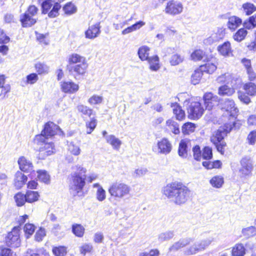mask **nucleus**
I'll use <instances>...</instances> for the list:
<instances>
[{"label": "nucleus", "instance_id": "dca6fc26", "mask_svg": "<svg viewBox=\"0 0 256 256\" xmlns=\"http://www.w3.org/2000/svg\"><path fill=\"white\" fill-rule=\"evenodd\" d=\"M27 180V176L21 172L18 171L14 175V186L16 190H20L26 184Z\"/></svg>", "mask_w": 256, "mask_h": 256}, {"label": "nucleus", "instance_id": "6ab92c4d", "mask_svg": "<svg viewBox=\"0 0 256 256\" xmlns=\"http://www.w3.org/2000/svg\"><path fill=\"white\" fill-rule=\"evenodd\" d=\"M159 152L161 154H168L172 150V144L167 138H162L157 144Z\"/></svg>", "mask_w": 256, "mask_h": 256}, {"label": "nucleus", "instance_id": "f03ea898", "mask_svg": "<svg viewBox=\"0 0 256 256\" xmlns=\"http://www.w3.org/2000/svg\"><path fill=\"white\" fill-rule=\"evenodd\" d=\"M235 126L234 122H226L214 130L210 136V142L222 155H224L228 149L224 138Z\"/></svg>", "mask_w": 256, "mask_h": 256}, {"label": "nucleus", "instance_id": "9b49d317", "mask_svg": "<svg viewBox=\"0 0 256 256\" xmlns=\"http://www.w3.org/2000/svg\"><path fill=\"white\" fill-rule=\"evenodd\" d=\"M206 110L211 111L217 106L220 99L212 92H205L202 98Z\"/></svg>", "mask_w": 256, "mask_h": 256}, {"label": "nucleus", "instance_id": "37998d69", "mask_svg": "<svg viewBox=\"0 0 256 256\" xmlns=\"http://www.w3.org/2000/svg\"><path fill=\"white\" fill-rule=\"evenodd\" d=\"M243 89L250 96H256V85L252 82H248L244 85Z\"/></svg>", "mask_w": 256, "mask_h": 256}, {"label": "nucleus", "instance_id": "cd10ccee", "mask_svg": "<svg viewBox=\"0 0 256 256\" xmlns=\"http://www.w3.org/2000/svg\"><path fill=\"white\" fill-rule=\"evenodd\" d=\"M72 232L78 238H82L85 234V228L81 224H74L72 225Z\"/></svg>", "mask_w": 256, "mask_h": 256}, {"label": "nucleus", "instance_id": "c756f323", "mask_svg": "<svg viewBox=\"0 0 256 256\" xmlns=\"http://www.w3.org/2000/svg\"><path fill=\"white\" fill-rule=\"evenodd\" d=\"M147 61L150 64V68L151 70L157 71L160 68V58L158 55L150 56Z\"/></svg>", "mask_w": 256, "mask_h": 256}, {"label": "nucleus", "instance_id": "49530a36", "mask_svg": "<svg viewBox=\"0 0 256 256\" xmlns=\"http://www.w3.org/2000/svg\"><path fill=\"white\" fill-rule=\"evenodd\" d=\"M40 4L42 14H46L51 8L52 4V0H38Z\"/></svg>", "mask_w": 256, "mask_h": 256}, {"label": "nucleus", "instance_id": "a878e982", "mask_svg": "<svg viewBox=\"0 0 256 256\" xmlns=\"http://www.w3.org/2000/svg\"><path fill=\"white\" fill-rule=\"evenodd\" d=\"M202 166L206 170L220 169L222 167V162L220 160L213 161L206 160L202 162Z\"/></svg>", "mask_w": 256, "mask_h": 256}, {"label": "nucleus", "instance_id": "1a4fd4ad", "mask_svg": "<svg viewBox=\"0 0 256 256\" xmlns=\"http://www.w3.org/2000/svg\"><path fill=\"white\" fill-rule=\"evenodd\" d=\"M216 68V65L213 62L205 63L194 71L192 75L191 80H200L204 72L210 74L213 73Z\"/></svg>", "mask_w": 256, "mask_h": 256}, {"label": "nucleus", "instance_id": "20e7f679", "mask_svg": "<svg viewBox=\"0 0 256 256\" xmlns=\"http://www.w3.org/2000/svg\"><path fill=\"white\" fill-rule=\"evenodd\" d=\"M14 198L16 206L22 207L26 202L33 204L38 202L40 198V194L38 191L27 190L25 194L20 192H18L14 194Z\"/></svg>", "mask_w": 256, "mask_h": 256}, {"label": "nucleus", "instance_id": "09e8293b", "mask_svg": "<svg viewBox=\"0 0 256 256\" xmlns=\"http://www.w3.org/2000/svg\"><path fill=\"white\" fill-rule=\"evenodd\" d=\"M166 126L172 130L174 134H178L180 132L178 124L172 119H168L166 121Z\"/></svg>", "mask_w": 256, "mask_h": 256}, {"label": "nucleus", "instance_id": "c9c22d12", "mask_svg": "<svg viewBox=\"0 0 256 256\" xmlns=\"http://www.w3.org/2000/svg\"><path fill=\"white\" fill-rule=\"evenodd\" d=\"M52 252L54 256H66L68 253V247L61 245L54 246Z\"/></svg>", "mask_w": 256, "mask_h": 256}, {"label": "nucleus", "instance_id": "c85d7f7f", "mask_svg": "<svg viewBox=\"0 0 256 256\" xmlns=\"http://www.w3.org/2000/svg\"><path fill=\"white\" fill-rule=\"evenodd\" d=\"M150 48L147 46H142L140 47L138 50V55L139 58L142 60H147L149 56V51Z\"/></svg>", "mask_w": 256, "mask_h": 256}, {"label": "nucleus", "instance_id": "7ed1b4c3", "mask_svg": "<svg viewBox=\"0 0 256 256\" xmlns=\"http://www.w3.org/2000/svg\"><path fill=\"white\" fill-rule=\"evenodd\" d=\"M62 131L60 126L54 122L48 121L46 122L40 134H36L34 138V142L37 145H40L44 143L46 140L56 135L58 132Z\"/></svg>", "mask_w": 256, "mask_h": 256}, {"label": "nucleus", "instance_id": "f3484780", "mask_svg": "<svg viewBox=\"0 0 256 256\" xmlns=\"http://www.w3.org/2000/svg\"><path fill=\"white\" fill-rule=\"evenodd\" d=\"M217 50L220 55L224 57H228L232 55V50L231 47V44L228 40L220 44L217 47Z\"/></svg>", "mask_w": 256, "mask_h": 256}, {"label": "nucleus", "instance_id": "774afa93", "mask_svg": "<svg viewBox=\"0 0 256 256\" xmlns=\"http://www.w3.org/2000/svg\"><path fill=\"white\" fill-rule=\"evenodd\" d=\"M160 250L158 248H153L148 252H144L140 254V256H159Z\"/></svg>", "mask_w": 256, "mask_h": 256}, {"label": "nucleus", "instance_id": "69168bd1", "mask_svg": "<svg viewBox=\"0 0 256 256\" xmlns=\"http://www.w3.org/2000/svg\"><path fill=\"white\" fill-rule=\"evenodd\" d=\"M246 140L250 145H254L256 142V129L251 130L248 134Z\"/></svg>", "mask_w": 256, "mask_h": 256}, {"label": "nucleus", "instance_id": "393cba45", "mask_svg": "<svg viewBox=\"0 0 256 256\" xmlns=\"http://www.w3.org/2000/svg\"><path fill=\"white\" fill-rule=\"evenodd\" d=\"M246 253V249L242 243H237L232 248L231 255L232 256H244Z\"/></svg>", "mask_w": 256, "mask_h": 256}, {"label": "nucleus", "instance_id": "b1692460", "mask_svg": "<svg viewBox=\"0 0 256 256\" xmlns=\"http://www.w3.org/2000/svg\"><path fill=\"white\" fill-rule=\"evenodd\" d=\"M190 140L185 138L182 140L178 148V155L182 158H186L188 156V144L190 142Z\"/></svg>", "mask_w": 256, "mask_h": 256}, {"label": "nucleus", "instance_id": "13d9d810", "mask_svg": "<svg viewBox=\"0 0 256 256\" xmlns=\"http://www.w3.org/2000/svg\"><path fill=\"white\" fill-rule=\"evenodd\" d=\"M35 68L38 74H46L48 72L49 67L44 64L38 62L35 64Z\"/></svg>", "mask_w": 256, "mask_h": 256}, {"label": "nucleus", "instance_id": "0eeeda50", "mask_svg": "<svg viewBox=\"0 0 256 256\" xmlns=\"http://www.w3.org/2000/svg\"><path fill=\"white\" fill-rule=\"evenodd\" d=\"M186 110L189 119L198 120L203 116L206 110L200 100H194L188 102Z\"/></svg>", "mask_w": 256, "mask_h": 256}, {"label": "nucleus", "instance_id": "4be33fe9", "mask_svg": "<svg viewBox=\"0 0 256 256\" xmlns=\"http://www.w3.org/2000/svg\"><path fill=\"white\" fill-rule=\"evenodd\" d=\"M18 162L20 169L24 172H30L33 168L32 162L24 156H20L18 158Z\"/></svg>", "mask_w": 256, "mask_h": 256}, {"label": "nucleus", "instance_id": "052dcab7", "mask_svg": "<svg viewBox=\"0 0 256 256\" xmlns=\"http://www.w3.org/2000/svg\"><path fill=\"white\" fill-rule=\"evenodd\" d=\"M46 236V230L44 228L40 227L36 230L34 235V240L36 242H42Z\"/></svg>", "mask_w": 256, "mask_h": 256}, {"label": "nucleus", "instance_id": "473e14b6", "mask_svg": "<svg viewBox=\"0 0 256 256\" xmlns=\"http://www.w3.org/2000/svg\"><path fill=\"white\" fill-rule=\"evenodd\" d=\"M247 28H239L233 35L234 40L240 42L244 40L248 34Z\"/></svg>", "mask_w": 256, "mask_h": 256}, {"label": "nucleus", "instance_id": "680f3d73", "mask_svg": "<svg viewBox=\"0 0 256 256\" xmlns=\"http://www.w3.org/2000/svg\"><path fill=\"white\" fill-rule=\"evenodd\" d=\"M11 248L0 246V256H16V252H13Z\"/></svg>", "mask_w": 256, "mask_h": 256}, {"label": "nucleus", "instance_id": "9d476101", "mask_svg": "<svg viewBox=\"0 0 256 256\" xmlns=\"http://www.w3.org/2000/svg\"><path fill=\"white\" fill-rule=\"evenodd\" d=\"M72 181L70 190L74 192V196L82 192L86 185V178L82 177L79 174L74 173L72 175Z\"/></svg>", "mask_w": 256, "mask_h": 256}, {"label": "nucleus", "instance_id": "e433bc0d", "mask_svg": "<svg viewBox=\"0 0 256 256\" xmlns=\"http://www.w3.org/2000/svg\"><path fill=\"white\" fill-rule=\"evenodd\" d=\"M234 92L235 90L233 87H230L227 85L220 86L218 89V94L221 96H230L232 95Z\"/></svg>", "mask_w": 256, "mask_h": 256}, {"label": "nucleus", "instance_id": "bb28decb", "mask_svg": "<svg viewBox=\"0 0 256 256\" xmlns=\"http://www.w3.org/2000/svg\"><path fill=\"white\" fill-rule=\"evenodd\" d=\"M196 126L192 122H186L182 126V132L184 136L190 135L193 133L196 128Z\"/></svg>", "mask_w": 256, "mask_h": 256}, {"label": "nucleus", "instance_id": "f8f14e48", "mask_svg": "<svg viewBox=\"0 0 256 256\" xmlns=\"http://www.w3.org/2000/svg\"><path fill=\"white\" fill-rule=\"evenodd\" d=\"M42 145H44L39 148L38 154L37 158L40 160H43L46 157L50 156L56 152V148L54 144L52 142H46V141L42 143ZM41 146V144L40 145Z\"/></svg>", "mask_w": 256, "mask_h": 256}, {"label": "nucleus", "instance_id": "2f4dec72", "mask_svg": "<svg viewBox=\"0 0 256 256\" xmlns=\"http://www.w3.org/2000/svg\"><path fill=\"white\" fill-rule=\"evenodd\" d=\"M145 24V22L142 20L136 22L134 24L124 28L122 32V34L125 35L140 29Z\"/></svg>", "mask_w": 256, "mask_h": 256}, {"label": "nucleus", "instance_id": "864d4df0", "mask_svg": "<svg viewBox=\"0 0 256 256\" xmlns=\"http://www.w3.org/2000/svg\"><path fill=\"white\" fill-rule=\"evenodd\" d=\"M36 226L34 224L26 223L24 226V232L26 238H30L34 233Z\"/></svg>", "mask_w": 256, "mask_h": 256}, {"label": "nucleus", "instance_id": "aec40b11", "mask_svg": "<svg viewBox=\"0 0 256 256\" xmlns=\"http://www.w3.org/2000/svg\"><path fill=\"white\" fill-rule=\"evenodd\" d=\"M171 107L172 108V112L176 120L182 121L185 119V112L179 104L176 102L172 104Z\"/></svg>", "mask_w": 256, "mask_h": 256}, {"label": "nucleus", "instance_id": "a211bd4d", "mask_svg": "<svg viewBox=\"0 0 256 256\" xmlns=\"http://www.w3.org/2000/svg\"><path fill=\"white\" fill-rule=\"evenodd\" d=\"M61 88L65 93L72 94L77 92L79 86L72 81H64L61 84Z\"/></svg>", "mask_w": 256, "mask_h": 256}, {"label": "nucleus", "instance_id": "de8ad7c7", "mask_svg": "<svg viewBox=\"0 0 256 256\" xmlns=\"http://www.w3.org/2000/svg\"><path fill=\"white\" fill-rule=\"evenodd\" d=\"M224 30H219L218 31V32L216 34H215L214 36H212L208 38L206 40V43L211 44L215 41H217L218 40H219L222 39L224 36Z\"/></svg>", "mask_w": 256, "mask_h": 256}, {"label": "nucleus", "instance_id": "ea45409f", "mask_svg": "<svg viewBox=\"0 0 256 256\" xmlns=\"http://www.w3.org/2000/svg\"><path fill=\"white\" fill-rule=\"evenodd\" d=\"M78 112H80L83 117L88 116L90 118L92 115H95L92 109L87 106L80 104L77 106Z\"/></svg>", "mask_w": 256, "mask_h": 256}, {"label": "nucleus", "instance_id": "c03bdc74", "mask_svg": "<svg viewBox=\"0 0 256 256\" xmlns=\"http://www.w3.org/2000/svg\"><path fill=\"white\" fill-rule=\"evenodd\" d=\"M240 167L254 170V163L252 159L248 156H243L240 160Z\"/></svg>", "mask_w": 256, "mask_h": 256}, {"label": "nucleus", "instance_id": "8fccbe9b", "mask_svg": "<svg viewBox=\"0 0 256 256\" xmlns=\"http://www.w3.org/2000/svg\"><path fill=\"white\" fill-rule=\"evenodd\" d=\"M210 182L213 187L220 188L224 184V178L220 176H215L210 180Z\"/></svg>", "mask_w": 256, "mask_h": 256}, {"label": "nucleus", "instance_id": "6e6d98bb", "mask_svg": "<svg viewBox=\"0 0 256 256\" xmlns=\"http://www.w3.org/2000/svg\"><path fill=\"white\" fill-rule=\"evenodd\" d=\"M202 249H204V247L200 244H195L186 250V254L187 255L194 254Z\"/></svg>", "mask_w": 256, "mask_h": 256}, {"label": "nucleus", "instance_id": "4468645a", "mask_svg": "<svg viewBox=\"0 0 256 256\" xmlns=\"http://www.w3.org/2000/svg\"><path fill=\"white\" fill-rule=\"evenodd\" d=\"M192 60L194 61L202 60L206 63L213 62L214 63L216 58L212 54H206V52L201 50H194L191 54Z\"/></svg>", "mask_w": 256, "mask_h": 256}, {"label": "nucleus", "instance_id": "58836bf2", "mask_svg": "<svg viewBox=\"0 0 256 256\" xmlns=\"http://www.w3.org/2000/svg\"><path fill=\"white\" fill-rule=\"evenodd\" d=\"M242 25L248 30L256 28V14L249 16L244 21Z\"/></svg>", "mask_w": 256, "mask_h": 256}, {"label": "nucleus", "instance_id": "0e129e2a", "mask_svg": "<svg viewBox=\"0 0 256 256\" xmlns=\"http://www.w3.org/2000/svg\"><path fill=\"white\" fill-rule=\"evenodd\" d=\"M184 58L182 57L180 54H176L172 56L170 62L172 66H174L182 62Z\"/></svg>", "mask_w": 256, "mask_h": 256}, {"label": "nucleus", "instance_id": "412c9836", "mask_svg": "<svg viewBox=\"0 0 256 256\" xmlns=\"http://www.w3.org/2000/svg\"><path fill=\"white\" fill-rule=\"evenodd\" d=\"M32 16L24 13L20 15V22L23 28L30 27L36 22V20Z\"/></svg>", "mask_w": 256, "mask_h": 256}, {"label": "nucleus", "instance_id": "39448f33", "mask_svg": "<svg viewBox=\"0 0 256 256\" xmlns=\"http://www.w3.org/2000/svg\"><path fill=\"white\" fill-rule=\"evenodd\" d=\"M108 192L111 197L114 198H122L130 194V188L124 182L116 181L110 185Z\"/></svg>", "mask_w": 256, "mask_h": 256}, {"label": "nucleus", "instance_id": "603ef678", "mask_svg": "<svg viewBox=\"0 0 256 256\" xmlns=\"http://www.w3.org/2000/svg\"><path fill=\"white\" fill-rule=\"evenodd\" d=\"M38 178L42 182L48 184L50 181V176L48 172L45 170H39L36 171Z\"/></svg>", "mask_w": 256, "mask_h": 256}, {"label": "nucleus", "instance_id": "bf43d9fd", "mask_svg": "<svg viewBox=\"0 0 256 256\" xmlns=\"http://www.w3.org/2000/svg\"><path fill=\"white\" fill-rule=\"evenodd\" d=\"M192 155L194 158L198 162L202 160V150L199 145L196 144L192 148Z\"/></svg>", "mask_w": 256, "mask_h": 256}, {"label": "nucleus", "instance_id": "5701e85b", "mask_svg": "<svg viewBox=\"0 0 256 256\" xmlns=\"http://www.w3.org/2000/svg\"><path fill=\"white\" fill-rule=\"evenodd\" d=\"M242 20L237 16H232L228 18L227 26L231 31H234L238 27L242 24Z\"/></svg>", "mask_w": 256, "mask_h": 256}, {"label": "nucleus", "instance_id": "e2e57ef3", "mask_svg": "<svg viewBox=\"0 0 256 256\" xmlns=\"http://www.w3.org/2000/svg\"><path fill=\"white\" fill-rule=\"evenodd\" d=\"M103 101L102 96L94 94L88 100V103L91 105H96L101 104Z\"/></svg>", "mask_w": 256, "mask_h": 256}, {"label": "nucleus", "instance_id": "a18cd8bd", "mask_svg": "<svg viewBox=\"0 0 256 256\" xmlns=\"http://www.w3.org/2000/svg\"><path fill=\"white\" fill-rule=\"evenodd\" d=\"M213 158L212 148L210 146H204L202 148V160H210Z\"/></svg>", "mask_w": 256, "mask_h": 256}, {"label": "nucleus", "instance_id": "3c124183", "mask_svg": "<svg viewBox=\"0 0 256 256\" xmlns=\"http://www.w3.org/2000/svg\"><path fill=\"white\" fill-rule=\"evenodd\" d=\"M242 236L246 238H248L256 235V228L255 226H250L242 230Z\"/></svg>", "mask_w": 256, "mask_h": 256}, {"label": "nucleus", "instance_id": "f257e3e1", "mask_svg": "<svg viewBox=\"0 0 256 256\" xmlns=\"http://www.w3.org/2000/svg\"><path fill=\"white\" fill-rule=\"evenodd\" d=\"M162 194L176 205L181 206L186 203L191 197V190L182 181L172 182L162 189Z\"/></svg>", "mask_w": 256, "mask_h": 256}, {"label": "nucleus", "instance_id": "5fc2aeb1", "mask_svg": "<svg viewBox=\"0 0 256 256\" xmlns=\"http://www.w3.org/2000/svg\"><path fill=\"white\" fill-rule=\"evenodd\" d=\"M242 8L246 16H250L256 11V6L250 2L244 4L242 6Z\"/></svg>", "mask_w": 256, "mask_h": 256}, {"label": "nucleus", "instance_id": "7c9ffc66", "mask_svg": "<svg viewBox=\"0 0 256 256\" xmlns=\"http://www.w3.org/2000/svg\"><path fill=\"white\" fill-rule=\"evenodd\" d=\"M62 6L58 2H54L52 1V6L48 12V16L50 18H54L59 15V11Z\"/></svg>", "mask_w": 256, "mask_h": 256}, {"label": "nucleus", "instance_id": "79ce46f5", "mask_svg": "<svg viewBox=\"0 0 256 256\" xmlns=\"http://www.w3.org/2000/svg\"><path fill=\"white\" fill-rule=\"evenodd\" d=\"M253 169L240 167L238 170L239 176L242 180L248 179L252 176Z\"/></svg>", "mask_w": 256, "mask_h": 256}, {"label": "nucleus", "instance_id": "72a5a7b5", "mask_svg": "<svg viewBox=\"0 0 256 256\" xmlns=\"http://www.w3.org/2000/svg\"><path fill=\"white\" fill-rule=\"evenodd\" d=\"M106 141L107 143L110 144L116 150H118L122 144L121 140L113 134L107 136Z\"/></svg>", "mask_w": 256, "mask_h": 256}, {"label": "nucleus", "instance_id": "2eb2a0df", "mask_svg": "<svg viewBox=\"0 0 256 256\" xmlns=\"http://www.w3.org/2000/svg\"><path fill=\"white\" fill-rule=\"evenodd\" d=\"M183 10V6L180 2L170 0L168 2L165 11L166 14L176 15L180 14Z\"/></svg>", "mask_w": 256, "mask_h": 256}, {"label": "nucleus", "instance_id": "f704fd0d", "mask_svg": "<svg viewBox=\"0 0 256 256\" xmlns=\"http://www.w3.org/2000/svg\"><path fill=\"white\" fill-rule=\"evenodd\" d=\"M62 10L66 16H70L76 12L78 8L72 2H68L64 5Z\"/></svg>", "mask_w": 256, "mask_h": 256}, {"label": "nucleus", "instance_id": "4c0bfd02", "mask_svg": "<svg viewBox=\"0 0 256 256\" xmlns=\"http://www.w3.org/2000/svg\"><path fill=\"white\" fill-rule=\"evenodd\" d=\"M190 240H180L179 241L174 244L170 248V252H174L179 250L186 246L189 244Z\"/></svg>", "mask_w": 256, "mask_h": 256}, {"label": "nucleus", "instance_id": "423d86ee", "mask_svg": "<svg viewBox=\"0 0 256 256\" xmlns=\"http://www.w3.org/2000/svg\"><path fill=\"white\" fill-rule=\"evenodd\" d=\"M20 226H15L6 234L4 238V243L6 246L15 248L20 246Z\"/></svg>", "mask_w": 256, "mask_h": 256}, {"label": "nucleus", "instance_id": "338daca9", "mask_svg": "<svg viewBox=\"0 0 256 256\" xmlns=\"http://www.w3.org/2000/svg\"><path fill=\"white\" fill-rule=\"evenodd\" d=\"M96 196V198L98 201H103L106 198L105 190L102 186H100L97 190Z\"/></svg>", "mask_w": 256, "mask_h": 256}, {"label": "nucleus", "instance_id": "6e6552de", "mask_svg": "<svg viewBox=\"0 0 256 256\" xmlns=\"http://www.w3.org/2000/svg\"><path fill=\"white\" fill-rule=\"evenodd\" d=\"M220 110L223 115L230 118L229 122H234L236 126L237 121L236 116L238 110L236 106L234 101L229 98L226 99L222 104Z\"/></svg>", "mask_w": 256, "mask_h": 256}, {"label": "nucleus", "instance_id": "4d7b16f0", "mask_svg": "<svg viewBox=\"0 0 256 256\" xmlns=\"http://www.w3.org/2000/svg\"><path fill=\"white\" fill-rule=\"evenodd\" d=\"M86 58L78 54H72L70 56L68 62L70 64H76L78 62H85Z\"/></svg>", "mask_w": 256, "mask_h": 256}, {"label": "nucleus", "instance_id": "a19ab883", "mask_svg": "<svg viewBox=\"0 0 256 256\" xmlns=\"http://www.w3.org/2000/svg\"><path fill=\"white\" fill-rule=\"evenodd\" d=\"M98 121L96 117H92L88 121L86 122V132L87 134H91L96 128Z\"/></svg>", "mask_w": 256, "mask_h": 256}, {"label": "nucleus", "instance_id": "ddd939ff", "mask_svg": "<svg viewBox=\"0 0 256 256\" xmlns=\"http://www.w3.org/2000/svg\"><path fill=\"white\" fill-rule=\"evenodd\" d=\"M88 66V64L85 62L74 66H68L67 70L70 74L74 76L76 79H80L86 74Z\"/></svg>", "mask_w": 256, "mask_h": 256}]
</instances>
